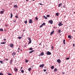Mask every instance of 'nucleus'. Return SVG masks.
<instances>
[{
	"instance_id": "obj_1",
	"label": "nucleus",
	"mask_w": 75,
	"mask_h": 75,
	"mask_svg": "<svg viewBox=\"0 0 75 75\" xmlns=\"http://www.w3.org/2000/svg\"><path fill=\"white\" fill-rule=\"evenodd\" d=\"M48 23H50L51 24H53V21L52 20H50L48 21Z\"/></svg>"
},
{
	"instance_id": "obj_2",
	"label": "nucleus",
	"mask_w": 75,
	"mask_h": 75,
	"mask_svg": "<svg viewBox=\"0 0 75 75\" xmlns=\"http://www.w3.org/2000/svg\"><path fill=\"white\" fill-rule=\"evenodd\" d=\"M28 39L29 41V42H28V44H31V38L30 37L28 38Z\"/></svg>"
},
{
	"instance_id": "obj_3",
	"label": "nucleus",
	"mask_w": 75,
	"mask_h": 75,
	"mask_svg": "<svg viewBox=\"0 0 75 75\" xmlns=\"http://www.w3.org/2000/svg\"><path fill=\"white\" fill-rule=\"evenodd\" d=\"M46 54L49 55H51V53L49 51H47V53H46Z\"/></svg>"
},
{
	"instance_id": "obj_4",
	"label": "nucleus",
	"mask_w": 75,
	"mask_h": 75,
	"mask_svg": "<svg viewBox=\"0 0 75 75\" xmlns=\"http://www.w3.org/2000/svg\"><path fill=\"white\" fill-rule=\"evenodd\" d=\"M29 23L30 24H32V23H33V21L32 20V19H29Z\"/></svg>"
},
{
	"instance_id": "obj_5",
	"label": "nucleus",
	"mask_w": 75,
	"mask_h": 75,
	"mask_svg": "<svg viewBox=\"0 0 75 75\" xmlns=\"http://www.w3.org/2000/svg\"><path fill=\"white\" fill-rule=\"evenodd\" d=\"M44 67V64H43L39 66L40 68H43Z\"/></svg>"
},
{
	"instance_id": "obj_6",
	"label": "nucleus",
	"mask_w": 75,
	"mask_h": 75,
	"mask_svg": "<svg viewBox=\"0 0 75 75\" xmlns=\"http://www.w3.org/2000/svg\"><path fill=\"white\" fill-rule=\"evenodd\" d=\"M10 47L11 48H13L14 47V45L13 44L11 43L10 45Z\"/></svg>"
},
{
	"instance_id": "obj_7",
	"label": "nucleus",
	"mask_w": 75,
	"mask_h": 75,
	"mask_svg": "<svg viewBox=\"0 0 75 75\" xmlns=\"http://www.w3.org/2000/svg\"><path fill=\"white\" fill-rule=\"evenodd\" d=\"M58 25L59 26V27H60V26L63 25V24H62V23H60L58 24Z\"/></svg>"
},
{
	"instance_id": "obj_8",
	"label": "nucleus",
	"mask_w": 75,
	"mask_h": 75,
	"mask_svg": "<svg viewBox=\"0 0 75 75\" xmlns=\"http://www.w3.org/2000/svg\"><path fill=\"white\" fill-rule=\"evenodd\" d=\"M13 7L14 8H17L18 7V6L17 5H13Z\"/></svg>"
},
{
	"instance_id": "obj_9",
	"label": "nucleus",
	"mask_w": 75,
	"mask_h": 75,
	"mask_svg": "<svg viewBox=\"0 0 75 75\" xmlns=\"http://www.w3.org/2000/svg\"><path fill=\"white\" fill-rule=\"evenodd\" d=\"M16 55V52H13L12 53V56H14V55Z\"/></svg>"
},
{
	"instance_id": "obj_10",
	"label": "nucleus",
	"mask_w": 75,
	"mask_h": 75,
	"mask_svg": "<svg viewBox=\"0 0 75 75\" xmlns=\"http://www.w3.org/2000/svg\"><path fill=\"white\" fill-rule=\"evenodd\" d=\"M57 71L58 69H57V68H55L54 70V72H57Z\"/></svg>"
},
{
	"instance_id": "obj_11",
	"label": "nucleus",
	"mask_w": 75,
	"mask_h": 75,
	"mask_svg": "<svg viewBox=\"0 0 75 75\" xmlns=\"http://www.w3.org/2000/svg\"><path fill=\"white\" fill-rule=\"evenodd\" d=\"M61 61L59 59H58L57 60V62H58V63H60Z\"/></svg>"
},
{
	"instance_id": "obj_12",
	"label": "nucleus",
	"mask_w": 75,
	"mask_h": 75,
	"mask_svg": "<svg viewBox=\"0 0 75 75\" xmlns=\"http://www.w3.org/2000/svg\"><path fill=\"white\" fill-rule=\"evenodd\" d=\"M72 37V36L70 35H68V38H70V39H71V38Z\"/></svg>"
},
{
	"instance_id": "obj_13",
	"label": "nucleus",
	"mask_w": 75,
	"mask_h": 75,
	"mask_svg": "<svg viewBox=\"0 0 75 75\" xmlns=\"http://www.w3.org/2000/svg\"><path fill=\"white\" fill-rule=\"evenodd\" d=\"M4 11H1L0 12V14H3V13H4Z\"/></svg>"
},
{
	"instance_id": "obj_14",
	"label": "nucleus",
	"mask_w": 75,
	"mask_h": 75,
	"mask_svg": "<svg viewBox=\"0 0 75 75\" xmlns=\"http://www.w3.org/2000/svg\"><path fill=\"white\" fill-rule=\"evenodd\" d=\"M14 69L16 72H17L18 71V69L17 68Z\"/></svg>"
},
{
	"instance_id": "obj_15",
	"label": "nucleus",
	"mask_w": 75,
	"mask_h": 75,
	"mask_svg": "<svg viewBox=\"0 0 75 75\" xmlns=\"http://www.w3.org/2000/svg\"><path fill=\"white\" fill-rule=\"evenodd\" d=\"M34 52V50H32L29 52V54H31V53H32V52Z\"/></svg>"
},
{
	"instance_id": "obj_16",
	"label": "nucleus",
	"mask_w": 75,
	"mask_h": 75,
	"mask_svg": "<svg viewBox=\"0 0 75 75\" xmlns=\"http://www.w3.org/2000/svg\"><path fill=\"white\" fill-rule=\"evenodd\" d=\"M44 53L43 52H42L40 54L41 56H42V55H44Z\"/></svg>"
},
{
	"instance_id": "obj_17",
	"label": "nucleus",
	"mask_w": 75,
	"mask_h": 75,
	"mask_svg": "<svg viewBox=\"0 0 75 75\" xmlns=\"http://www.w3.org/2000/svg\"><path fill=\"white\" fill-rule=\"evenodd\" d=\"M12 62H13V59H11V60L10 61V64H12Z\"/></svg>"
},
{
	"instance_id": "obj_18",
	"label": "nucleus",
	"mask_w": 75,
	"mask_h": 75,
	"mask_svg": "<svg viewBox=\"0 0 75 75\" xmlns=\"http://www.w3.org/2000/svg\"><path fill=\"white\" fill-rule=\"evenodd\" d=\"M12 17H13V14L12 13H11L10 18H12Z\"/></svg>"
},
{
	"instance_id": "obj_19",
	"label": "nucleus",
	"mask_w": 75,
	"mask_h": 75,
	"mask_svg": "<svg viewBox=\"0 0 75 75\" xmlns=\"http://www.w3.org/2000/svg\"><path fill=\"white\" fill-rule=\"evenodd\" d=\"M62 3L59 4L58 6V7H61V6H62Z\"/></svg>"
},
{
	"instance_id": "obj_20",
	"label": "nucleus",
	"mask_w": 75,
	"mask_h": 75,
	"mask_svg": "<svg viewBox=\"0 0 75 75\" xmlns=\"http://www.w3.org/2000/svg\"><path fill=\"white\" fill-rule=\"evenodd\" d=\"M0 62L1 63V64H4V62H3V61H1V60H0Z\"/></svg>"
},
{
	"instance_id": "obj_21",
	"label": "nucleus",
	"mask_w": 75,
	"mask_h": 75,
	"mask_svg": "<svg viewBox=\"0 0 75 75\" xmlns=\"http://www.w3.org/2000/svg\"><path fill=\"white\" fill-rule=\"evenodd\" d=\"M43 18H45V19H47L48 18H47V17H46L45 16H43Z\"/></svg>"
},
{
	"instance_id": "obj_22",
	"label": "nucleus",
	"mask_w": 75,
	"mask_h": 75,
	"mask_svg": "<svg viewBox=\"0 0 75 75\" xmlns=\"http://www.w3.org/2000/svg\"><path fill=\"white\" fill-rule=\"evenodd\" d=\"M54 30H53L52 32L50 33V34H54Z\"/></svg>"
},
{
	"instance_id": "obj_23",
	"label": "nucleus",
	"mask_w": 75,
	"mask_h": 75,
	"mask_svg": "<svg viewBox=\"0 0 75 75\" xmlns=\"http://www.w3.org/2000/svg\"><path fill=\"white\" fill-rule=\"evenodd\" d=\"M54 68V66H52L51 67V69H53Z\"/></svg>"
},
{
	"instance_id": "obj_24",
	"label": "nucleus",
	"mask_w": 75,
	"mask_h": 75,
	"mask_svg": "<svg viewBox=\"0 0 75 75\" xmlns=\"http://www.w3.org/2000/svg\"><path fill=\"white\" fill-rule=\"evenodd\" d=\"M21 72H22V74H23V73H24V70H21Z\"/></svg>"
},
{
	"instance_id": "obj_25",
	"label": "nucleus",
	"mask_w": 75,
	"mask_h": 75,
	"mask_svg": "<svg viewBox=\"0 0 75 75\" xmlns=\"http://www.w3.org/2000/svg\"><path fill=\"white\" fill-rule=\"evenodd\" d=\"M56 16H59V13H56Z\"/></svg>"
},
{
	"instance_id": "obj_26",
	"label": "nucleus",
	"mask_w": 75,
	"mask_h": 75,
	"mask_svg": "<svg viewBox=\"0 0 75 75\" xmlns=\"http://www.w3.org/2000/svg\"><path fill=\"white\" fill-rule=\"evenodd\" d=\"M6 42H1V44H6Z\"/></svg>"
},
{
	"instance_id": "obj_27",
	"label": "nucleus",
	"mask_w": 75,
	"mask_h": 75,
	"mask_svg": "<svg viewBox=\"0 0 75 75\" xmlns=\"http://www.w3.org/2000/svg\"><path fill=\"white\" fill-rule=\"evenodd\" d=\"M65 39L63 40V44H65Z\"/></svg>"
},
{
	"instance_id": "obj_28",
	"label": "nucleus",
	"mask_w": 75,
	"mask_h": 75,
	"mask_svg": "<svg viewBox=\"0 0 75 75\" xmlns=\"http://www.w3.org/2000/svg\"><path fill=\"white\" fill-rule=\"evenodd\" d=\"M33 50V48L31 47L29 48V50L30 51H31V50Z\"/></svg>"
},
{
	"instance_id": "obj_29",
	"label": "nucleus",
	"mask_w": 75,
	"mask_h": 75,
	"mask_svg": "<svg viewBox=\"0 0 75 75\" xmlns=\"http://www.w3.org/2000/svg\"><path fill=\"white\" fill-rule=\"evenodd\" d=\"M31 68H30L28 69V71H31Z\"/></svg>"
},
{
	"instance_id": "obj_30",
	"label": "nucleus",
	"mask_w": 75,
	"mask_h": 75,
	"mask_svg": "<svg viewBox=\"0 0 75 75\" xmlns=\"http://www.w3.org/2000/svg\"><path fill=\"white\" fill-rule=\"evenodd\" d=\"M22 38V37H18V38L19 39H21Z\"/></svg>"
},
{
	"instance_id": "obj_31",
	"label": "nucleus",
	"mask_w": 75,
	"mask_h": 75,
	"mask_svg": "<svg viewBox=\"0 0 75 75\" xmlns=\"http://www.w3.org/2000/svg\"><path fill=\"white\" fill-rule=\"evenodd\" d=\"M0 31H3V28H1L0 29Z\"/></svg>"
},
{
	"instance_id": "obj_32",
	"label": "nucleus",
	"mask_w": 75,
	"mask_h": 75,
	"mask_svg": "<svg viewBox=\"0 0 75 75\" xmlns=\"http://www.w3.org/2000/svg\"><path fill=\"white\" fill-rule=\"evenodd\" d=\"M15 18H18V16L16 15Z\"/></svg>"
},
{
	"instance_id": "obj_33",
	"label": "nucleus",
	"mask_w": 75,
	"mask_h": 75,
	"mask_svg": "<svg viewBox=\"0 0 75 75\" xmlns=\"http://www.w3.org/2000/svg\"><path fill=\"white\" fill-rule=\"evenodd\" d=\"M42 25L44 26V25H45V23H43L42 24Z\"/></svg>"
},
{
	"instance_id": "obj_34",
	"label": "nucleus",
	"mask_w": 75,
	"mask_h": 75,
	"mask_svg": "<svg viewBox=\"0 0 75 75\" xmlns=\"http://www.w3.org/2000/svg\"><path fill=\"white\" fill-rule=\"evenodd\" d=\"M25 62H26V63H27V62H28V60H25Z\"/></svg>"
},
{
	"instance_id": "obj_35",
	"label": "nucleus",
	"mask_w": 75,
	"mask_h": 75,
	"mask_svg": "<svg viewBox=\"0 0 75 75\" xmlns=\"http://www.w3.org/2000/svg\"><path fill=\"white\" fill-rule=\"evenodd\" d=\"M42 26H43V25L42 24L40 26L39 28H41V27H42Z\"/></svg>"
},
{
	"instance_id": "obj_36",
	"label": "nucleus",
	"mask_w": 75,
	"mask_h": 75,
	"mask_svg": "<svg viewBox=\"0 0 75 75\" xmlns=\"http://www.w3.org/2000/svg\"><path fill=\"white\" fill-rule=\"evenodd\" d=\"M0 75H4V74L2 73L1 72L0 73Z\"/></svg>"
},
{
	"instance_id": "obj_37",
	"label": "nucleus",
	"mask_w": 75,
	"mask_h": 75,
	"mask_svg": "<svg viewBox=\"0 0 75 75\" xmlns=\"http://www.w3.org/2000/svg\"><path fill=\"white\" fill-rule=\"evenodd\" d=\"M24 23L25 24H27V21H25L24 22Z\"/></svg>"
},
{
	"instance_id": "obj_38",
	"label": "nucleus",
	"mask_w": 75,
	"mask_h": 75,
	"mask_svg": "<svg viewBox=\"0 0 75 75\" xmlns=\"http://www.w3.org/2000/svg\"><path fill=\"white\" fill-rule=\"evenodd\" d=\"M69 59V57H67L66 58V59H67V60H68V59Z\"/></svg>"
},
{
	"instance_id": "obj_39",
	"label": "nucleus",
	"mask_w": 75,
	"mask_h": 75,
	"mask_svg": "<svg viewBox=\"0 0 75 75\" xmlns=\"http://www.w3.org/2000/svg\"><path fill=\"white\" fill-rule=\"evenodd\" d=\"M58 32L59 33H61V30H58Z\"/></svg>"
},
{
	"instance_id": "obj_40",
	"label": "nucleus",
	"mask_w": 75,
	"mask_h": 75,
	"mask_svg": "<svg viewBox=\"0 0 75 75\" xmlns=\"http://www.w3.org/2000/svg\"><path fill=\"white\" fill-rule=\"evenodd\" d=\"M16 20H13V23H16Z\"/></svg>"
},
{
	"instance_id": "obj_41",
	"label": "nucleus",
	"mask_w": 75,
	"mask_h": 75,
	"mask_svg": "<svg viewBox=\"0 0 75 75\" xmlns=\"http://www.w3.org/2000/svg\"><path fill=\"white\" fill-rule=\"evenodd\" d=\"M38 18H37V17H36L35 18V20H38Z\"/></svg>"
},
{
	"instance_id": "obj_42",
	"label": "nucleus",
	"mask_w": 75,
	"mask_h": 75,
	"mask_svg": "<svg viewBox=\"0 0 75 75\" xmlns=\"http://www.w3.org/2000/svg\"><path fill=\"white\" fill-rule=\"evenodd\" d=\"M7 74H8V75H12L11 74H10L9 73H8Z\"/></svg>"
},
{
	"instance_id": "obj_43",
	"label": "nucleus",
	"mask_w": 75,
	"mask_h": 75,
	"mask_svg": "<svg viewBox=\"0 0 75 75\" xmlns=\"http://www.w3.org/2000/svg\"><path fill=\"white\" fill-rule=\"evenodd\" d=\"M47 17H50V15H47Z\"/></svg>"
},
{
	"instance_id": "obj_44",
	"label": "nucleus",
	"mask_w": 75,
	"mask_h": 75,
	"mask_svg": "<svg viewBox=\"0 0 75 75\" xmlns=\"http://www.w3.org/2000/svg\"><path fill=\"white\" fill-rule=\"evenodd\" d=\"M43 71H44V72H46V69H44L43 70Z\"/></svg>"
},
{
	"instance_id": "obj_45",
	"label": "nucleus",
	"mask_w": 75,
	"mask_h": 75,
	"mask_svg": "<svg viewBox=\"0 0 75 75\" xmlns=\"http://www.w3.org/2000/svg\"><path fill=\"white\" fill-rule=\"evenodd\" d=\"M39 4H40V5H41V6H42V5H43V4L41 3H39Z\"/></svg>"
},
{
	"instance_id": "obj_46",
	"label": "nucleus",
	"mask_w": 75,
	"mask_h": 75,
	"mask_svg": "<svg viewBox=\"0 0 75 75\" xmlns=\"http://www.w3.org/2000/svg\"><path fill=\"white\" fill-rule=\"evenodd\" d=\"M73 47H75V44L74 43L73 45Z\"/></svg>"
},
{
	"instance_id": "obj_47",
	"label": "nucleus",
	"mask_w": 75,
	"mask_h": 75,
	"mask_svg": "<svg viewBox=\"0 0 75 75\" xmlns=\"http://www.w3.org/2000/svg\"><path fill=\"white\" fill-rule=\"evenodd\" d=\"M4 41H6V38H4Z\"/></svg>"
},
{
	"instance_id": "obj_48",
	"label": "nucleus",
	"mask_w": 75,
	"mask_h": 75,
	"mask_svg": "<svg viewBox=\"0 0 75 75\" xmlns=\"http://www.w3.org/2000/svg\"><path fill=\"white\" fill-rule=\"evenodd\" d=\"M53 48H54V47L53 46H52L51 47V48H52V49H53Z\"/></svg>"
},
{
	"instance_id": "obj_49",
	"label": "nucleus",
	"mask_w": 75,
	"mask_h": 75,
	"mask_svg": "<svg viewBox=\"0 0 75 75\" xmlns=\"http://www.w3.org/2000/svg\"><path fill=\"white\" fill-rule=\"evenodd\" d=\"M63 8H65V6H63Z\"/></svg>"
},
{
	"instance_id": "obj_50",
	"label": "nucleus",
	"mask_w": 75,
	"mask_h": 75,
	"mask_svg": "<svg viewBox=\"0 0 75 75\" xmlns=\"http://www.w3.org/2000/svg\"><path fill=\"white\" fill-rule=\"evenodd\" d=\"M5 26H6V27H7V26H8L7 25V24H5Z\"/></svg>"
},
{
	"instance_id": "obj_51",
	"label": "nucleus",
	"mask_w": 75,
	"mask_h": 75,
	"mask_svg": "<svg viewBox=\"0 0 75 75\" xmlns=\"http://www.w3.org/2000/svg\"><path fill=\"white\" fill-rule=\"evenodd\" d=\"M24 47H26V45H24Z\"/></svg>"
},
{
	"instance_id": "obj_52",
	"label": "nucleus",
	"mask_w": 75,
	"mask_h": 75,
	"mask_svg": "<svg viewBox=\"0 0 75 75\" xmlns=\"http://www.w3.org/2000/svg\"><path fill=\"white\" fill-rule=\"evenodd\" d=\"M62 74H65V73L64 72H63Z\"/></svg>"
},
{
	"instance_id": "obj_53",
	"label": "nucleus",
	"mask_w": 75,
	"mask_h": 75,
	"mask_svg": "<svg viewBox=\"0 0 75 75\" xmlns=\"http://www.w3.org/2000/svg\"><path fill=\"white\" fill-rule=\"evenodd\" d=\"M2 10H3V11H5V9H2Z\"/></svg>"
},
{
	"instance_id": "obj_54",
	"label": "nucleus",
	"mask_w": 75,
	"mask_h": 75,
	"mask_svg": "<svg viewBox=\"0 0 75 75\" xmlns=\"http://www.w3.org/2000/svg\"><path fill=\"white\" fill-rule=\"evenodd\" d=\"M6 61H8V59H6Z\"/></svg>"
},
{
	"instance_id": "obj_55",
	"label": "nucleus",
	"mask_w": 75,
	"mask_h": 75,
	"mask_svg": "<svg viewBox=\"0 0 75 75\" xmlns=\"http://www.w3.org/2000/svg\"><path fill=\"white\" fill-rule=\"evenodd\" d=\"M18 52H20V50H18Z\"/></svg>"
},
{
	"instance_id": "obj_56",
	"label": "nucleus",
	"mask_w": 75,
	"mask_h": 75,
	"mask_svg": "<svg viewBox=\"0 0 75 75\" xmlns=\"http://www.w3.org/2000/svg\"><path fill=\"white\" fill-rule=\"evenodd\" d=\"M39 57H40V56H41V54H39Z\"/></svg>"
},
{
	"instance_id": "obj_57",
	"label": "nucleus",
	"mask_w": 75,
	"mask_h": 75,
	"mask_svg": "<svg viewBox=\"0 0 75 75\" xmlns=\"http://www.w3.org/2000/svg\"><path fill=\"white\" fill-rule=\"evenodd\" d=\"M20 50V48H18V50Z\"/></svg>"
},
{
	"instance_id": "obj_58",
	"label": "nucleus",
	"mask_w": 75,
	"mask_h": 75,
	"mask_svg": "<svg viewBox=\"0 0 75 75\" xmlns=\"http://www.w3.org/2000/svg\"><path fill=\"white\" fill-rule=\"evenodd\" d=\"M23 68V67H21V69H22Z\"/></svg>"
},
{
	"instance_id": "obj_59",
	"label": "nucleus",
	"mask_w": 75,
	"mask_h": 75,
	"mask_svg": "<svg viewBox=\"0 0 75 75\" xmlns=\"http://www.w3.org/2000/svg\"><path fill=\"white\" fill-rule=\"evenodd\" d=\"M22 51H23V50H21V51L22 52Z\"/></svg>"
},
{
	"instance_id": "obj_60",
	"label": "nucleus",
	"mask_w": 75,
	"mask_h": 75,
	"mask_svg": "<svg viewBox=\"0 0 75 75\" xmlns=\"http://www.w3.org/2000/svg\"><path fill=\"white\" fill-rule=\"evenodd\" d=\"M34 66H32V67H31V68H33V67Z\"/></svg>"
},
{
	"instance_id": "obj_61",
	"label": "nucleus",
	"mask_w": 75,
	"mask_h": 75,
	"mask_svg": "<svg viewBox=\"0 0 75 75\" xmlns=\"http://www.w3.org/2000/svg\"><path fill=\"white\" fill-rule=\"evenodd\" d=\"M39 45H41V43H40Z\"/></svg>"
},
{
	"instance_id": "obj_62",
	"label": "nucleus",
	"mask_w": 75,
	"mask_h": 75,
	"mask_svg": "<svg viewBox=\"0 0 75 75\" xmlns=\"http://www.w3.org/2000/svg\"><path fill=\"white\" fill-rule=\"evenodd\" d=\"M26 0V1H28V0Z\"/></svg>"
},
{
	"instance_id": "obj_63",
	"label": "nucleus",
	"mask_w": 75,
	"mask_h": 75,
	"mask_svg": "<svg viewBox=\"0 0 75 75\" xmlns=\"http://www.w3.org/2000/svg\"><path fill=\"white\" fill-rule=\"evenodd\" d=\"M45 73H46V74H48V73H47V72H46Z\"/></svg>"
},
{
	"instance_id": "obj_64",
	"label": "nucleus",
	"mask_w": 75,
	"mask_h": 75,
	"mask_svg": "<svg viewBox=\"0 0 75 75\" xmlns=\"http://www.w3.org/2000/svg\"><path fill=\"white\" fill-rule=\"evenodd\" d=\"M74 13L75 14V12H74Z\"/></svg>"
}]
</instances>
